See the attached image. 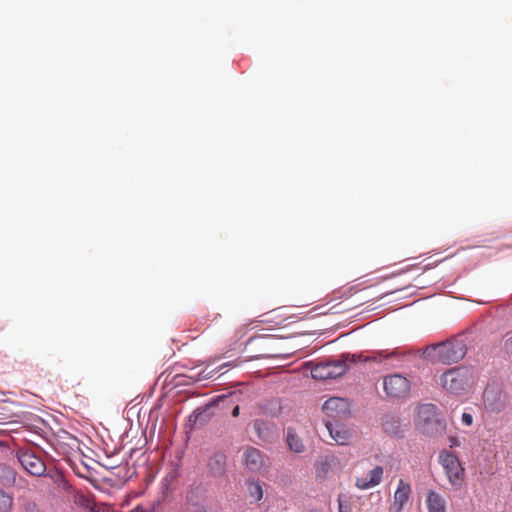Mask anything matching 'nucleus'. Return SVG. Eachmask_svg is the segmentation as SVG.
<instances>
[{"mask_svg":"<svg viewBox=\"0 0 512 512\" xmlns=\"http://www.w3.org/2000/svg\"><path fill=\"white\" fill-rule=\"evenodd\" d=\"M466 346L462 341H446L427 347L426 353L432 361L443 364L456 363L464 358Z\"/></svg>","mask_w":512,"mask_h":512,"instance_id":"1","label":"nucleus"},{"mask_svg":"<svg viewBox=\"0 0 512 512\" xmlns=\"http://www.w3.org/2000/svg\"><path fill=\"white\" fill-rule=\"evenodd\" d=\"M354 361H350L345 355L341 359L329 360L327 362L316 364L311 374L314 379L327 380L342 376Z\"/></svg>","mask_w":512,"mask_h":512,"instance_id":"2","label":"nucleus"},{"mask_svg":"<svg viewBox=\"0 0 512 512\" xmlns=\"http://www.w3.org/2000/svg\"><path fill=\"white\" fill-rule=\"evenodd\" d=\"M439 462L443 467L449 483L455 488H460L464 482L465 469L458 457L444 450L439 454Z\"/></svg>","mask_w":512,"mask_h":512,"instance_id":"3","label":"nucleus"},{"mask_svg":"<svg viewBox=\"0 0 512 512\" xmlns=\"http://www.w3.org/2000/svg\"><path fill=\"white\" fill-rule=\"evenodd\" d=\"M441 384L447 391L457 394L470 386L471 375L465 368H452L441 376Z\"/></svg>","mask_w":512,"mask_h":512,"instance_id":"4","label":"nucleus"},{"mask_svg":"<svg viewBox=\"0 0 512 512\" xmlns=\"http://www.w3.org/2000/svg\"><path fill=\"white\" fill-rule=\"evenodd\" d=\"M383 389L388 397L404 398L411 389V382L404 375L395 373L384 377Z\"/></svg>","mask_w":512,"mask_h":512,"instance_id":"5","label":"nucleus"},{"mask_svg":"<svg viewBox=\"0 0 512 512\" xmlns=\"http://www.w3.org/2000/svg\"><path fill=\"white\" fill-rule=\"evenodd\" d=\"M323 412L327 417L326 420L338 422L350 414L349 403L344 398L332 397L323 404Z\"/></svg>","mask_w":512,"mask_h":512,"instance_id":"6","label":"nucleus"},{"mask_svg":"<svg viewBox=\"0 0 512 512\" xmlns=\"http://www.w3.org/2000/svg\"><path fill=\"white\" fill-rule=\"evenodd\" d=\"M416 424L423 433H433V427L439 424L435 406L432 404L420 406L417 412Z\"/></svg>","mask_w":512,"mask_h":512,"instance_id":"7","label":"nucleus"},{"mask_svg":"<svg viewBox=\"0 0 512 512\" xmlns=\"http://www.w3.org/2000/svg\"><path fill=\"white\" fill-rule=\"evenodd\" d=\"M18 460L22 467L33 476H42L46 471L44 461L32 450L20 451Z\"/></svg>","mask_w":512,"mask_h":512,"instance_id":"8","label":"nucleus"},{"mask_svg":"<svg viewBox=\"0 0 512 512\" xmlns=\"http://www.w3.org/2000/svg\"><path fill=\"white\" fill-rule=\"evenodd\" d=\"M411 492V485L400 479L393 495V502L389 506V512H402L404 505L409 501Z\"/></svg>","mask_w":512,"mask_h":512,"instance_id":"9","label":"nucleus"},{"mask_svg":"<svg viewBox=\"0 0 512 512\" xmlns=\"http://www.w3.org/2000/svg\"><path fill=\"white\" fill-rule=\"evenodd\" d=\"M325 426L330 434V437L334 440V442L338 445H347L349 444L352 434L349 429H347L344 425L338 422H332L330 420H325Z\"/></svg>","mask_w":512,"mask_h":512,"instance_id":"10","label":"nucleus"},{"mask_svg":"<svg viewBox=\"0 0 512 512\" xmlns=\"http://www.w3.org/2000/svg\"><path fill=\"white\" fill-rule=\"evenodd\" d=\"M383 472L384 471L381 466H375L366 476L356 478V487L361 490H366L379 485L382 481Z\"/></svg>","mask_w":512,"mask_h":512,"instance_id":"11","label":"nucleus"},{"mask_svg":"<svg viewBox=\"0 0 512 512\" xmlns=\"http://www.w3.org/2000/svg\"><path fill=\"white\" fill-rule=\"evenodd\" d=\"M245 465L251 472H259L264 466L261 452L256 448H248L243 455Z\"/></svg>","mask_w":512,"mask_h":512,"instance_id":"12","label":"nucleus"},{"mask_svg":"<svg viewBox=\"0 0 512 512\" xmlns=\"http://www.w3.org/2000/svg\"><path fill=\"white\" fill-rule=\"evenodd\" d=\"M426 504L428 512H446V502L444 498L433 490L428 491Z\"/></svg>","mask_w":512,"mask_h":512,"instance_id":"13","label":"nucleus"},{"mask_svg":"<svg viewBox=\"0 0 512 512\" xmlns=\"http://www.w3.org/2000/svg\"><path fill=\"white\" fill-rule=\"evenodd\" d=\"M286 442L289 449L294 453H302L305 450V445L302 439L292 428L287 429Z\"/></svg>","mask_w":512,"mask_h":512,"instance_id":"14","label":"nucleus"},{"mask_svg":"<svg viewBox=\"0 0 512 512\" xmlns=\"http://www.w3.org/2000/svg\"><path fill=\"white\" fill-rule=\"evenodd\" d=\"M249 495L256 501H260L263 498V489L259 481L249 480L247 482Z\"/></svg>","mask_w":512,"mask_h":512,"instance_id":"15","label":"nucleus"},{"mask_svg":"<svg viewBox=\"0 0 512 512\" xmlns=\"http://www.w3.org/2000/svg\"><path fill=\"white\" fill-rule=\"evenodd\" d=\"M13 507V497L0 490V512H10Z\"/></svg>","mask_w":512,"mask_h":512,"instance_id":"16","label":"nucleus"},{"mask_svg":"<svg viewBox=\"0 0 512 512\" xmlns=\"http://www.w3.org/2000/svg\"><path fill=\"white\" fill-rule=\"evenodd\" d=\"M74 502L76 505H78L82 508H85L87 510H90L91 506L94 503V501L92 499H90L88 496H86L84 494H77L75 496Z\"/></svg>","mask_w":512,"mask_h":512,"instance_id":"17","label":"nucleus"},{"mask_svg":"<svg viewBox=\"0 0 512 512\" xmlns=\"http://www.w3.org/2000/svg\"><path fill=\"white\" fill-rule=\"evenodd\" d=\"M394 355V352H388L387 350L378 351L373 353V355L370 357L373 361L381 362L383 359H387Z\"/></svg>","mask_w":512,"mask_h":512,"instance_id":"18","label":"nucleus"},{"mask_svg":"<svg viewBox=\"0 0 512 512\" xmlns=\"http://www.w3.org/2000/svg\"><path fill=\"white\" fill-rule=\"evenodd\" d=\"M345 498L346 496L345 495H342L340 494L338 496V506H339V512H352L351 508H349L346 504H345Z\"/></svg>","mask_w":512,"mask_h":512,"instance_id":"19","label":"nucleus"},{"mask_svg":"<svg viewBox=\"0 0 512 512\" xmlns=\"http://www.w3.org/2000/svg\"><path fill=\"white\" fill-rule=\"evenodd\" d=\"M23 512H39L36 503L28 501L23 505Z\"/></svg>","mask_w":512,"mask_h":512,"instance_id":"20","label":"nucleus"},{"mask_svg":"<svg viewBox=\"0 0 512 512\" xmlns=\"http://www.w3.org/2000/svg\"><path fill=\"white\" fill-rule=\"evenodd\" d=\"M89 511L90 512H109V509L104 504H97L94 502Z\"/></svg>","mask_w":512,"mask_h":512,"instance_id":"21","label":"nucleus"},{"mask_svg":"<svg viewBox=\"0 0 512 512\" xmlns=\"http://www.w3.org/2000/svg\"><path fill=\"white\" fill-rule=\"evenodd\" d=\"M462 422L466 424L467 426H470L473 423V417L469 413H463L462 414Z\"/></svg>","mask_w":512,"mask_h":512,"instance_id":"22","label":"nucleus"},{"mask_svg":"<svg viewBox=\"0 0 512 512\" xmlns=\"http://www.w3.org/2000/svg\"><path fill=\"white\" fill-rule=\"evenodd\" d=\"M505 350L506 352L512 356V336L505 341Z\"/></svg>","mask_w":512,"mask_h":512,"instance_id":"23","label":"nucleus"},{"mask_svg":"<svg viewBox=\"0 0 512 512\" xmlns=\"http://www.w3.org/2000/svg\"><path fill=\"white\" fill-rule=\"evenodd\" d=\"M8 478L14 479V471L7 466L1 467Z\"/></svg>","mask_w":512,"mask_h":512,"instance_id":"24","label":"nucleus"},{"mask_svg":"<svg viewBox=\"0 0 512 512\" xmlns=\"http://www.w3.org/2000/svg\"><path fill=\"white\" fill-rule=\"evenodd\" d=\"M129 512H152L151 509H146L141 505L136 506L134 509L130 510Z\"/></svg>","mask_w":512,"mask_h":512,"instance_id":"25","label":"nucleus"},{"mask_svg":"<svg viewBox=\"0 0 512 512\" xmlns=\"http://www.w3.org/2000/svg\"><path fill=\"white\" fill-rule=\"evenodd\" d=\"M456 446H459L458 440L455 437H450L449 438V447L453 448V447H456Z\"/></svg>","mask_w":512,"mask_h":512,"instance_id":"26","label":"nucleus"},{"mask_svg":"<svg viewBox=\"0 0 512 512\" xmlns=\"http://www.w3.org/2000/svg\"><path fill=\"white\" fill-rule=\"evenodd\" d=\"M239 415V406H236L232 410V416L237 417Z\"/></svg>","mask_w":512,"mask_h":512,"instance_id":"27","label":"nucleus"},{"mask_svg":"<svg viewBox=\"0 0 512 512\" xmlns=\"http://www.w3.org/2000/svg\"><path fill=\"white\" fill-rule=\"evenodd\" d=\"M228 364H223L220 368L227 367Z\"/></svg>","mask_w":512,"mask_h":512,"instance_id":"28","label":"nucleus"},{"mask_svg":"<svg viewBox=\"0 0 512 512\" xmlns=\"http://www.w3.org/2000/svg\"><path fill=\"white\" fill-rule=\"evenodd\" d=\"M311 512H317V511H311Z\"/></svg>","mask_w":512,"mask_h":512,"instance_id":"29","label":"nucleus"}]
</instances>
